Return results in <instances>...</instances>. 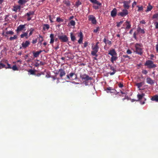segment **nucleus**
<instances>
[{
	"label": "nucleus",
	"mask_w": 158,
	"mask_h": 158,
	"mask_svg": "<svg viewBox=\"0 0 158 158\" xmlns=\"http://www.w3.org/2000/svg\"><path fill=\"white\" fill-rule=\"evenodd\" d=\"M142 45L141 44H136L135 45V52L138 54L141 55L143 54V51L142 48Z\"/></svg>",
	"instance_id": "nucleus-1"
},
{
	"label": "nucleus",
	"mask_w": 158,
	"mask_h": 158,
	"mask_svg": "<svg viewBox=\"0 0 158 158\" xmlns=\"http://www.w3.org/2000/svg\"><path fill=\"white\" fill-rule=\"evenodd\" d=\"M144 65L147 66L149 69L155 68L156 66V65L154 64L153 61L150 60L146 61Z\"/></svg>",
	"instance_id": "nucleus-2"
},
{
	"label": "nucleus",
	"mask_w": 158,
	"mask_h": 158,
	"mask_svg": "<svg viewBox=\"0 0 158 158\" xmlns=\"http://www.w3.org/2000/svg\"><path fill=\"white\" fill-rule=\"evenodd\" d=\"M145 94L142 93L141 94H138L137 95V98H138V100L140 101V103L141 104H143L145 103V101L146 100V99L143 98V97L145 96Z\"/></svg>",
	"instance_id": "nucleus-3"
},
{
	"label": "nucleus",
	"mask_w": 158,
	"mask_h": 158,
	"mask_svg": "<svg viewBox=\"0 0 158 158\" xmlns=\"http://www.w3.org/2000/svg\"><path fill=\"white\" fill-rule=\"evenodd\" d=\"M92 48L93 50L91 51V55L93 56H95L97 57V53L98 52L99 49L98 46L96 45H95L94 46H92Z\"/></svg>",
	"instance_id": "nucleus-4"
},
{
	"label": "nucleus",
	"mask_w": 158,
	"mask_h": 158,
	"mask_svg": "<svg viewBox=\"0 0 158 158\" xmlns=\"http://www.w3.org/2000/svg\"><path fill=\"white\" fill-rule=\"evenodd\" d=\"M26 24H25L24 25L21 24L17 28L16 31L17 33H19V32L22 31H25L26 30L25 26Z\"/></svg>",
	"instance_id": "nucleus-5"
},
{
	"label": "nucleus",
	"mask_w": 158,
	"mask_h": 158,
	"mask_svg": "<svg viewBox=\"0 0 158 158\" xmlns=\"http://www.w3.org/2000/svg\"><path fill=\"white\" fill-rule=\"evenodd\" d=\"M80 78L82 79L85 80V81L90 80L92 79V78L89 77L88 75L86 74H83L81 75L80 76Z\"/></svg>",
	"instance_id": "nucleus-6"
},
{
	"label": "nucleus",
	"mask_w": 158,
	"mask_h": 158,
	"mask_svg": "<svg viewBox=\"0 0 158 158\" xmlns=\"http://www.w3.org/2000/svg\"><path fill=\"white\" fill-rule=\"evenodd\" d=\"M58 37L61 41L63 42H66L68 40V37L66 35H58Z\"/></svg>",
	"instance_id": "nucleus-7"
},
{
	"label": "nucleus",
	"mask_w": 158,
	"mask_h": 158,
	"mask_svg": "<svg viewBox=\"0 0 158 158\" xmlns=\"http://www.w3.org/2000/svg\"><path fill=\"white\" fill-rule=\"evenodd\" d=\"M88 17L89 20L91 21L93 24H96L97 22L95 17L93 15H89Z\"/></svg>",
	"instance_id": "nucleus-8"
},
{
	"label": "nucleus",
	"mask_w": 158,
	"mask_h": 158,
	"mask_svg": "<svg viewBox=\"0 0 158 158\" xmlns=\"http://www.w3.org/2000/svg\"><path fill=\"white\" fill-rule=\"evenodd\" d=\"M128 14V11L127 10L124 9L122 10V12L119 13L118 15L122 17L126 16Z\"/></svg>",
	"instance_id": "nucleus-9"
},
{
	"label": "nucleus",
	"mask_w": 158,
	"mask_h": 158,
	"mask_svg": "<svg viewBox=\"0 0 158 158\" xmlns=\"http://www.w3.org/2000/svg\"><path fill=\"white\" fill-rule=\"evenodd\" d=\"M78 36L80 38L78 40V43L79 44H81L82 43L83 35L82 32H80L78 35Z\"/></svg>",
	"instance_id": "nucleus-10"
},
{
	"label": "nucleus",
	"mask_w": 158,
	"mask_h": 158,
	"mask_svg": "<svg viewBox=\"0 0 158 158\" xmlns=\"http://www.w3.org/2000/svg\"><path fill=\"white\" fill-rule=\"evenodd\" d=\"M34 14V12L33 11L27 13L26 15L27 16V20L29 21L31 20L32 18V15Z\"/></svg>",
	"instance_id": "nucleus-11"
},
{
	"label": "nucleus",
	"mask_w": 158,
	"mask_h": 158,
	"mask_svg": "<svg viewBox=\"0 0 158 158\" xmlns=\"http://www.w3.org/2000/svg\"><path fill=\"white\" fill-rule=\"evenodd\" d=\"M74 75V73H71L69 75H67L66 76L67 78L70 79V80H73L76 78V76L75 77L73 78L72 77Z\"/></svg>",
	"instance_id": "nucleus-12"
},
{
	"label": "nucleus",
	"mask_w": 158,
	"mask_h": 158,
	"mask_svg": "<svg viewBox=\"0 0 158 158\" xmlns=\"http://www.w3.org/2000/svg\"><path fill=\"white\" fill-rule=\"evenodd\" d=\"M130 3V1H125L123 2V6L124 8L128 9L129 7V4Z\"/></svg>",
	"instance_id": "nucleus-13"
},
{
	"label": "nucleus",
	"mask_w": 158,
	"mask_h": 158,
	"mask_svg": "<svg viewBox=\"0 0 158 158\" xmlns=\"http://www.w3.org/2000/svg\"><path fill=\"white\" fill-rule=\"evenodd\" d=\"M30 44V43L28 41H26L25 42H23L22 44V47L24 48H25L28 46Z\"/></svg>",
	"instance_id": "nucleus-14"
},
{
	"label": "nucleus",
	"mask_w": 158,
	"mask_h": 158,
	"mask_svg": "<svg viewBox=\"0 0 158 158\" xmlns=\"http://www.w3.org/2000/svg\"><path fill=\"white\" fill-rule=\"evenodd\" d=\"M59 72L60 73V76L61 78H62L63 76L65 75L64 70L62 69H59Z\"/></svg>",
	"instance_id": "nucleus-15"
},
{
	"label": "nucleus",
	"mask_w": 158,
	"mask_h": 158,
	"mask_svg": "<svg viewBox=\"0 0 158 158\" xmlns=\"http://www.w3.org/2000/svg\"><path fill=\"white\" fill-rule=\"evenodd\" d=\"M108 54L112 56H116L117 53L114 49H112L110 50Z\"/></svg>",
	"instance_id": "nucleus-16"
},
{
	"label": "nucleus",
	"mask_w": 158,
	"mask_h": 158,
	"mask_svg": "<svg viewBox=\"0 0 158 158\" xmlns=\"http://www.w3.org/2000/svg\"><path fill=\"white\" fill-rule=\"evenodd\" d=\"M28 30L26 32H24L23 34H21L20 35L21 38H22L25 37L26 39H28L29 37L28 35Z\"/></svg>",
	"instance_id": "nucleus-17"
},
{
	"label": "nucleus",
	"mask_w": 158,
	"mask_h": 158,
	"mask_svg": "<svg viewBox=\"0 0 158 158\" xmlns=\"http://www.w3.org/2000/svg\"><path fill=\"white\" fill-rule=\"evenodd\" d=\"M90 1L93 3L94 5H96L98 6H101L102 3L100 2L97 0H89Z\"/></svg>",
	"instance_id": "nucleus-18"
},
{
	"label": "nucleus",
	"mask_w": 158,
	"mask_h": 158,
	"mask_svg": "<svg viewBox=\"0 0 158 158\" xmlns=\"http://www.w3.org/2000/svg\"><path fill=\"white\" fill-rule=\"evenodd\" d=\"M147 82L149 84L151 85L153 84L154 83V80H152L151 78L150 77H148L146 79Z\"/></svg>",
	"instance_id": "nucleus-19"
},
{
	"label": "nucleus",
	"mask_w": 158,
	"mask_h": 158,
	"mask_svg": "<svg viewBox=\"0 0 158 158\" xmlns=\"http://www.w3.org/2000/svg\"><path fill=\"white\" fill-rule=\"evenodd\" d=\"M117 14V10L116 8H114L111 12V15L112 17L116 16Z\"/></svg>",
	"instance_id": "nucleus-20"
},
{
	"label": "nucleus",
	"mask_w": 158,
	"mask_h": 158,
	"mask_svg": "<svg viewBox=\"0 0 158 158\" xmlns=\"http://www.w3.org/2000/svg\"><path fill=\"white\" fill-rule=\"evenodd\" d=\"M50 44H52L54 43V34H51L50 35Z\"/></svg>",
	"instance_id": "nucleus-21"
},
{
	"label": "nucleus",
	"mask_w": 158,
	"mask_h": 158,
	"mask_svg": "<svg viewBox=\"0 0 158 158\" xmlns=\"http://www.w3.org/2000/svg\"><path fill=\"white\" fill-rule=\"evenodd\" d=\"M50 28L49 25L48 24H44L43 25V29L45 31L48 30Z\"/></svg>",
	"instance_id": "nucleus-22"
},
{
	"label": "nucleus",
	"mask_w": 158,
	"mask_h": 158,
	"mask_svg": "<svg viewBox=\"0 0 158 158\" xmlns=\"http://www.w3.org/2000/svg\"><path fill=\"white\" fill-rule=\"evenodd\" d=\"M137 31L140 33L144 34L145 31L143 29H142L140 27H138L137 28Z\"/></svg>",
	"instance_id": "nucleus-23"
},
{
	"label": "nucleus",
	"mask_w": 158,
	"mask_h": 158,
	"mask_svg": "<svg viewBox=\"0 0 158 158\" xmlns=\"http://www.w3.org/2000/svg\"><path fill=\"white\" fill-rule=\"evenodd\" d=\"M151 100L153 101L158 102V95H156L153 96L151 98Z\"/></svg>",
	"instance_id": "nucleus-24"
},
{
	"label": "nucleus",
	"mask_w": 158,
	"mask_h": 158,
	"mask_svg": "<svg viewBox=\"0 0 158 158\" xmlns=\"http://www.w3.org/2000/svg\"><path fill=\"white\" fill-rule=\"evenodd\" d=\"M42 52V51L40 50L39 51H37L35 52H34L33 53V54L34 57H37L39 55L40 53Z\"/></svg>",
	"instance_id": "nucleus-25"
},
{
	"label": "nucleus",
	"mask_w": 158,
	"mask_h": 158,
	"mask_svg": "<svg viewBox=\"0 0 158 158\" xmlns=\"http://www.w3.org/2000/svg\"><path fill=\"white\" fill-rule=\"evenodd\" d=\"M103 42L106 44L109 45H110L111 44V42L108 40H106V38L103 40Z\"/></svg>",
	"instance_id": "nucleus-26"
},
{
	"label": "nucleus",
	"mask_w": 158,
	"mask_h": 158,
	"mask_svg": "<svg viewBox=\"0 0 158 158\" xmlns=\"http://www.w3.org/2000/svg\"><path fill=\"white\" fill-rule=\"evenodd\" d=\"M153 8L152 6L149 3L147 6V9L146 10V12H148L150 11Z\"/></svg>",
	"instance_id": "nucleus-27"
},
{
	"label": "nucleus",
	"mask_w": 158,
	"mask_h": 158,
	"mask_svg": "<svg viewBox=\"0 0 158 158\" xmlns=\"http://www.w3.org/2000/svg\"><path fill=\"white\" fill-rule=\"evenodd\" d=\"M20 6H14V8L13 10L15 12L17 11L18 10H20Z\"/></svg>",
	"instance_id": "nucleus-28"
},
{
	"label": "nucleus",
	"mask_w": 158,
	"mask_h": 158,
	"mask_svg": "<svg viewBox=\"0 0 158 158\" xmlns=\"http://www.w3.org/2000/svg\"><path fill=\"white\" fill-rule=\"evenodd\" d=\"M126 26V29H129L131 27V25L130 23L128 21H126L125 23Z\"/></svg>",
	"instance_id": "nucleus-29"
},
{
	"label": "nucleus",
	"mask_w": 158,
	"mask_h": 158,
	"mask_svg": "<svg viewBox=\"0 0 158 158\" xmlns=\"http://www.w3.org/2000/svg\"><path fill=\"white\" fill-rule=\"evenodd\" d=\"M117 59V57L116 56H113L111 57V61L112 63H113L114 61L116 60Z\"/></svg>",
	"instance_id": "nucleus-30"
},
{
	"label": "nucleus",
	"mask_w": 158,
	"mask_h": 158,
	"mask_svg": "<svg viewBox=\"0 0 158 158\" xmlns=\"http://www.w3.org/2000/svg\"><path fill=\"white\" fill-rule=\"evenodd\" d=\"M70 37L72 41H74L75 40V37L73 35V33L72 32L70 33Z\"/></svg>",
	"instance_id": "nucleus-31"
},
{
	"label": "nucleus",
	"mask_w": 158,
	"mask_h": 158,
	"mask_svg": "<svg viewBox=\"0 0 158 158\" xmlns=\"http://www.w3.org/2000/svg\"><path fill=\"white\" fill-rule=\"evenodd\" d=\"M27 0H19L18 2L19 4L22 5L25 3L27 2Z\"/></svg>",
	"instance_id": "nucleus-32"
},
{
	"label": "nucleus",
	"mask_w": 158,
	"mask_h": 158,
	"mask_svg": "<svg viewBox=\"0 0 158 158\" xmlns=\"http://www.w3.org/2000/svg\"><path fill=\"white\" fill-rule=\"evenodd\" d=\"M29 31L30 32V33H29L28 36H30L32 34L33 32L34 31V29H33L32 28H31L30 29V30H29Z\"/></svg>",
	"instance_id": "nucleus-33"
},
{
	"label": "nucleus",
	"mask_w": 158,
	"mask_h": 158,
	"mask_svg": "<svg viewBox=\"0 0 158 158\" xmlns=\"http://www.w3.org/2000/svg\"><path fill=\"white\" fill-rule=\"evenodd\" d=\"M17 36L16 35H15L13 37H10V40H13L17 39Z\"/></svg>",
	"instance_id": "nucleus-34"
},
{
	"label": "nucleus",
	"mask_w": 158,
	"mask_h": 158,
	"mask_svg": "<svg viewBox=\"0 0 158 158\" xmlns=\"http://www.w3.org/2000/svg\"><path fill=\"white\" fill-rule=\"evenodd\" d=\"M107 93H113L114 94H116V90L114 89H112L111 90L109 91H107Z\"/></svg>",
	"instance_id": "nucleus-35"
},
{
	"label": "nucleus",
	"mask_w": 158,
	"mask_h": 158,
	"mask_svg": "<svg viewBox=\"0 0 158 158\" xmlns=\"http://www.w3.org/2000/svg\"><path fill=\"white\" fill-rule=\"evenodd\" d=\"M39 42L41 43L42 41H43V37L40 35L39 36Z\"/></svg>",
	"instance_id": "nucleus-36"
},
{
	"label": "nucleus",
	"mask_w": 158,
	"mask_h": 158,
	"mask_svg": "<svg viewBox=\"0 0 158 158\" xmlns=\"http://www.w3.org/2000/svg\"><path fill=\"white\" fill-rule=\"evenodd\" d=\"M101 6H98L96 5H93V7L95 10H97L99 9V7Z\"/></svg>",
	"instance_id": "nucleus-37"
},
{
	"label": "nucleus",
	"mask_w": 158,
	"mask_h": 158,
	"mask_svg": "<svg viewBox=\"0 0 158 158\" xmlns=\"http://www.w3.org/2000/svg\"><path fill=\"white\" fill-rule=\"evenodd\" d=\"M70 24L71 26H74L75 24V22L74 20H72L70 22Z\"/></svg>",
	"instance_id": "nucleus-38"
},
{
	"label": "nucleus",
	"mask_w": 158,
	"mask_h": 158,
	"mask_svg": "<svg viewBox=\"0 0 158 158\" xmlns=\"http://www.w3.org/2000/svg\"><path fill=\"white\" fill-rule=\"evenodd\" d=\"M123 21H121L117 23V26L119 27L123 23Z\"/></svg>",
	"instance_id": "nucleus-39"
},
{
	"label": "nucleus",
	"mask_w": 158,
	"mask_h": 158,
	"mask_svg": "<svg viewBox=\"0 0 158 158\" xmlns=\"http://www.w3.org/2000/svg\"><path fill=\"white\" fill-rule=\"evenodd\" d=\"M11 69H12L14 71L18 70V68L15 65L13 66V67L11 68Z\"/></svg>",
	"instance_id": "nucleus-40"
},
{
	"label": "nucleus",
	"mask_w": 158,
	"mask_h": 158,
	"mask_svg": "<svg viewBox=\"0 0 158 158\" xmlns=\"http://www.w3.org/2000/svg\"><path fill=\"white\" fill-rule=\"evenodd\" d=\"M81 4V3L79 1H78L76 2L75 3V6L78 7L79 5H80Z\"/></svg>",
	"instance_id": "nucleus-41"
},
{
	"label": "nucleus",
	"mask_w": 158,
	"mask_h": 158,
	"mask_svg": "<svg viewBox=\"0 0 158 158\" xmlns=\"http://www.w3.org/2000/svg\"><path fill=\"white\" fill-rule=\"evenodd\" d=\"M142 82H140L137 83L136 84V86H137L138 88H139L142 86Z\"/></svg>",
	"instance_id": "nucleus-42"
},
{
	"label": "nucleus",
	"mask_w": 158,
	"mask_h": 158,
	"mask_svg": "<svg viewBox=\"0 0 158 158\" xmlns=\"http://www.w3.org/2000/svg\"><path fill=\"white\" fill-rule=\"evenodd\" d=\"M56 20V21L58 22H62L63 21V20L59 17H57V18Z\"/></svg>",
	"instance_id": "nucleus-43"
},
{
	"label": "nucleus",
	"mask_w": 158,
	"mask_h": 158,
	"mask_svg": "<svg viewBox=\"0 0 158 158\" xmlns=\"http://www.w3.org/2000/svg\"><path fill=\"white\" fill-rule=\"evenodd\" d=\"M5 67V65L2 63H0V69Z\"/></svg>",
	"instance_id": "nucleus-44"
},
{
	"label": "nucleus",
	"mask_w": 158,
	"mask_h": 158,
	"mask_svg": "<svg viewBox=\"0 0 158 158\" xmlns=\"http://www.w3.org/2000/svg\"><path fill=\"white\" fill-rule=\"evenodd\" d=\"M137 6L138 8V11H139L143 10V8L142 6Z\"/></svg>",
	"instance_id": "nucleus-45"
},
{
	"label": "nucleus",
	"mask_w": 158,
	"mask_h": 158,
	"mask_svg": "<svg viewBox=\"0 0 158 158\" xmlns=\"http://www.w3.org/2000/svg\"><path fill=\"white\" fill-rule=\"evenodd\" d=\"M6 34H7L12 35L14 34V32L12 31H6Z\"/></svg>",
	"instance_id": "nucleus-46"
},
{
	"label": "nucleus",
	"mask_w": 158,
	"mask_h": 158,
	"mask_svg": "<svg viewBox=\"0 0 158 158\" xmlns=\"http://www.w3.org/2000/svg\"><path fill=\"white\" fill-rule=\"evenodd\" d=\"M152 18L153 19H157L158 18V14H156L153 15Z\"/></svg>",
	"instance_id": "nucleus-47"
},
{
	"label": "nucleus",
	"mask_w": 158,
	"mask_h": 158,
	"mask_svg": "<svg viewBox=\"0 0 158 158\" xmlns=\"http://www.w3.org/2000/svg\"><path fill=\"white\" fill-rule=\"evenodd\" d=\"M6 63L7 64L8 67H5V68L6 69H11L12 67H11L10 64H9L8 62H6Z\"/></svg>",
	"instance_id": "nucleus-48"
},
{
	"label": "nucleus",
	"mask_w": 158,
	"mask_h": 158,
	"mask_svg": "<svg viewBox=\"0 0 158 158\" xmlns=\"http://www.w3.org/2000/svg\"><path fill=\"white\" fill-rule=\"evenodd\" d=\"M112 89H113L111 87H109L106 88V91L107 92V91H110Z\"/></svg>",
	"instance_id": "nucleus-49"
},
{
	"label": "nucleus",
	"mask_w": 158,
	"mask_h": 158,
	"mask_svg": "<svg viewBox=\"0 0 158 158\" xmlns=\"http://www.w3.org/2000/svg\"><path fill=\"white\" fill-rule=\"evenodd\" d=\"M142 73L144 74H146L148 73V71L146 70H143Z\"/></svg>",
	"instance_id": "nucleus-50"
},
{
	"label": "nucleus",
	"mask_w": 158,
	"mask_h": 158,
	"mask_svg": "<svg viewBox=\"0 0 158 158\" xmlns=\"http://www.w3.org/2000/svg\"><path fill=\"white\" fill-rule=\"evenodd\" d=\"M140 23L142 24H145L146 22L144 20H142L141 21H140Z\"/></svg>",
	"instance_id": "nucleus-51"
},
{
	"label": "nucleus",
	"mask_w": 158,
	"mask_h": 158,
	"mask_svg": "<svg viewBox=\"0 0 158 158\" xmlns=\"http://www.w3.org/2000/svg\"><path fill=\"white\" fill-rule=\"evenodd\" d=\"M127 53L128 54H131L132 52L130 49H128L127 51Z\"/></svg>",
	"instance_id": "nucleus-52"
},
{
	"label": "nucleus",
	"mask_w": 158,
	"mask_h": 158,
	"mask_svg": "<svg viewBox=\"0 0 158 158\" xmlns=\"http://www.w3.org/2000/svg\"><path fill=\"white\" fill-rule=\"evenodd\" d=\"M99 29V27H97L96 29H94V32L95 33H97Z\"/></svg>",
	"instance_id": "nucleus-53"
},
{
	"label": "nucleus",
	"mask_w": 158,
	"mask_h": 158,
	"mask_svg": "<svg viewBox=\"0 0 158 158\" xmlns=\"http://www.w3.org/2000/svg\"><path fill=\"white\" fill-rule=\"evenodd\" d=\"M29 72L31 74H33L34 73V71L32 70H29Z\"/></svg>",
	"instance_id": "nucleus-54"
},
{
	"label": "nucleus",
	"mask_w": 158,
	"mask_h": 158,
	"mask_svg": "<svg viewBox=\"0 0 158 158\" xmlns=\"http://www.w3.org/2000/svg\"><path fill=\"white\" fill-rule=\"evenodd\" d=\"M64 3L68 6H69L70 5V2L69 1H65Z\"/></svg>",
	"instance_id": "nucleus-55"
},
{
	"label": "nucleus",
	"mask_w": 158,
	"mask_h": 158,
	"mask_svg": "<svg viewBox=\"0 0 158 158\" xmlns=\"http://www.w3.org/2000/svg\"><path fill=\"white\" fill-rule=\"evenodd\" d=\"M110 69L113 71H116L115 68L113 66H111L110 67Z\"/></svg>",
	"instance_id": "nucleus-56"
},
{
	"label": "nucleus",
	"mask_w": 158,
	"mask_h": 158,
	"mask_svg": "<svg viewBox=\"0 0 158 158\" xmlns=\"http://www.w3.org/2000/svg\"><path fill=\"white\" fill-rule=\"evenodd\" d=\"M116 71H113L112 72H110L109 74L110 75H113L115 73Z\"/></svg>",
	"instance_id": "nucleus-57"
},
{
	"label": "nucleus",
	"mask_w": 158,
	"mask_h": 158,
	"mask_svg": "<svg viewBox=\"0 0 158 158\" xmlns=\"http://www.w3.org/2000/svg\"><path fill=\"white\" fill-rule=\"evenodd\" d=\"M88 42H85L84 43V47H86L88 45Z\"/></svg>",
	"instance_id": "nucleus-58"
},
{
	"label": "nucleus",
	"mask_w": 158,
	"mask_h": 158,
	"mask_svg": "<svg viewBox=\"0 0 158 158\" xmlns=\"http://www.w3.org/2000/svg\"><path fill=\"white\" fill-rule=\"evenodd\" d=\"M118 85L119 87L120 88H122L123 86V84L121 83H119Z\"/></svg>",
	"instance_id": "nucleus-59"
},
{
	"label": "nucleus",
	"mask_w": 158,
	"mask_h": 158,
	"mask_svg": "<svg viewBox=\"0 0 158 158\" xmlns=\"http://www.w3.org/2000/svg\"><path fill=\"white\" fill-rule=\"evenodd\" d=\"M49 20L51 23H52L54 21L52 20V19L51 18L50 16H49Z\"/></svg>",
	"instance_id": "nucleus-60"
},
{
	"label": "nucleus",
	"mask_w": 158,
	"mask_h": 158,
	"mask_svg": "<svg viewBox=\"0 0 158 158\" xmlns=\"http://www.w3.org/2000/svg\"><path fill=\"white\" fill-rule=\"evenodd\" d=\"M123 57L125 58H129V59H130L129 56H128L127 55H123Z\"/></svg>",
	"instance_id": "nucleus-61"
},
{
	"label": "nucleus",
	"mask_w": 158,
	"mask_h": 158,
	"mask_svg": "<svg viewBox=\"0 0 158 158\" xmlns=\"http://www.w3.org/2000/svg\"><path fill=\"white\" fill-rule=\"evenodd\" d=\"M136 4V2L134 1L132 4V7H134V6Z\"/></svg>",
	"instance_id": "nucleus-62"
},
{
	"label": "nucleus",
	"mask_w": 158,
	"mask_h": 158,
	"mask_svg": "<svg viewBox=\"0 0 158 158\" xmlns=\"http://www.w3.org/2000/svg\"><path fill=\"white\" fill-rule=\"evenodd\" d=\"M156 25H155V27H156V29H158V23H156Z\"/></svg>",
	"instance_id": "nucleus-63"
},
{
	"label": "nucleus",
	"mask_w": 158,
	"mask_h": 158,
	"mask_svg": "<svg viewBox=\"0 0 158 158\" xmlns=\"http://www.w3.org/2000/svg\"><path fill=\"white\" fill-rule=\"evenodd\" d=\"M156 50L157 52H158V44L156 45Z\"/></svg>",
	"instance_id": "nucleus-64"
}]
</instances>
